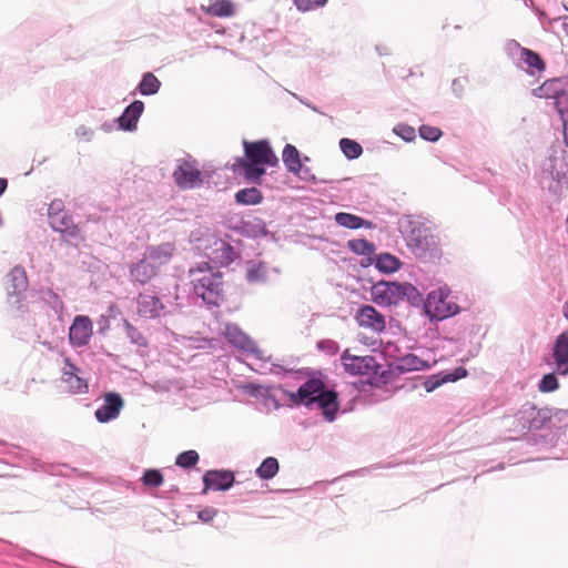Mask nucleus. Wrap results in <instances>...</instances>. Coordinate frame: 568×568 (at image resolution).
Returning <instances> with one entry per match:
<instances>
[{
	"label": "nucleus",
	"instance_id": "nucleus-1",
	"mask_svg": "<svg viewBox=\"0 0 568 568\" xmlns=\"http://www.w3.org/2000/svg\"><path fill=\"white\" fill-rule=\"evenodd\" d=\"M270 372L287 379L284 385L278 386V389L292 406L321 409L324 419L328 423L336 419L339 410L337 393L326 388L321 379H305L306 374L303 371L285 368L278 364H271Z\"/></svg>",
	"mask_w": 568,
	"mask_h": 568
},
{
	"label": "nucleus",
	"instance_id": "nucleus-2",
	"mask_svg": "<svg viewBox=\"0 0 568 568\" xmlns=\"http://www.w3.org/2000/svg\"><path fill=\"white\" fill-rule=\"evenodd\" d=\"M408 248L423 262H435L443 255L440 239L426 225L423 217L408 215L400 224Z\"/></svg>",
	"mask_w": 568,
	"mask_h": 568
},
{
	"label": "nucleus",
	"instance_id": "nucleus-3",
	"mask_svg": "<svg viewBox=\"0 0 568 568\" xmlns=\"http://www.w3.org/2000/svg\"><path fill=\"white\" fill-rule=\"evenodd\" d=\"M244 158L236 159L234 172L244 178H261L267 168L278 165V158L267 140L243 141Z\"/></svg>",
	"mask_w": 568,
	"mask_h": 568
},
{
	"label": "nucleus",
	"instance_id": "nucleus-4",
	"mask_svg": "<svg viewBox=\"0 0 568 568\" xmlns=\"http://www.w3.org/2000/svg\"><path fill=\"white\" fill-rule=\"evenodd\" d=\"M193 293L210 306H219L223 300L222 273L209 262L202 261L187 271Z\"/></svg>",
	"mask_w": 568,
	"mask_h": 568
},
{
	"label": "nucleus",
	"instance_id": "nucleus-5",
	"mask_svg": "<svg viewBox=\"0 0 568 568\" xmlns=\"http://www.w3.org/2000/svg\"><path fill=\"white\" fill-rule=\"evenodd\" d=\"M450 291L444 286L430 291L424 302V313L430 321H443L459 312V306L449 297Z\"/></svg>",
	"mask_w": 568,
	"mask_h": 568
},
{
	"label": "nucleus",
	"instance_id": "nucleus-6",
	"mask_svg": "<svg viewBox=\"0 0 568 568\" xmlns=\"http://www.w3.org/2000/svg\"><path fill=\"white\" fill-rule=\"evenodd\" d=\"M29 286L27 273L22 266H14L6 276L4 290L7 303L16 312H24L26 292Z\"/></svg>",
	"mask_w": 568,
	"mask_h": 568
},
{
	"label": "nucleus",
	"instance_id": "nucleus-7",
	"mask_svg": "<svg viewBox=\"0 0 568 568\" xmlns=\"http://www.w3.org/2000/svg\"><path fill=\"white\" fill-rule=\"evenodd\" d=\"M196 241L200 242L196 247L203 250L211 261H215L221 265H229L237 257L233 246L215 235L207 234L203 239H196Z\"/></svg>",
	"mask_w": 568,
	"mask_h": 568
},
{
	"label": "nucleus",
	"instance_id": "nucleus-8",
	"mask_svg": "<svg viewBox=\"0 0 568 568\" xmlns=\"http://www.w3.org/2000/svg\"><path fill=\"white\" fill-rule=\"evenodd\" d=\"M342 365L351 375H362L368 377H376L379 375V369L382 368L374 356H356L349 354L348 351H345L341 356Z\"/></svg>",
	"mask_w": 568,
	"mask_h": 568
},
{
	"label": "nucleus",
	"instance_id": "nucleus-9",
	"mask_svg": "<svg viewBox=\"0 0 568 568\" xmlns=\"http://www.w3.org/2000/svg\"><path fill=\"white\" fill-rule=\"evenodd\" d=\"M136 313L148 320H155L166 315V306L156 292L146 291L135 297Z\"/></svg>",
	"mask_w": 568,
	"mask_h": 568
},
{
	"label": "nucleus",
	"instance_id": "nucleus-10",
	"mask_svg": "<svg viewBox=\"0 0 568 568\" xmlns=\"http://www.w3.org/2000/svg\"><path fill=\"white\" fill-rule=\"evenodd\" d=\"M403 283L379 281L372 286L373 301L381 306L398 305L402 302Z\"/></svg>",
	"mask_w": 568,
	"mask_h": 568
},
{
	"label": "nucleus",
	"instance_id": "nucleus-11",
	"mask_svg": "<svg viewBox=\"0 0 568 568\" xmlns=\"http://www.w3.org/2000/svg\"><path fill=\"white\" fill-rule=\"evenodd\" d=\"M224 335L229 343L240 349H243L244 352L252 354L255 359L262 361V352L236 324H227Z\"/></svg>",
	"mask_w": 568,
	"mask_h": 568
},
{
	"label": "nucleus",
	"instance_id": "nucleus-12",
	"mask_svg": "<svg viewBox=\"0 0 568 568\" xmlns=\"http://www.w3.org/2000/svg\"><path fill=\"white\" fill-rule=\"evenodd\" d=\"M235 481L234 473L225 469H211L203 475V494L207 490L225 491Z\"/></svg>",
	"mask_w": 568,
	"mask_h": 568
},
{
	"label": "nucleus",
	"instance_id": "nucleus-13",
	"mask_svg": "<svg viewBox=\"0 0 568 568\" xmlns=\"http://www.w3.org/2000/svg\"><path fill=\"white\" fill-rule=\"evenodd\" d=\"M80 369L70 362L69 358L64 359L62 367L61 383L65 392L70 394H78L87 390V382L79 375Z\"/></svg>",
	"mask_w": 568,
	"mask_h": 568
},
{
	"label": "nucleus",
	"instance_id": "nucleus-14",
	"mask_svg": "<svg viewBox=\"0 0 568 568\" xmlns=\"http://www.w3.org/2000/svg\"><path fill=\"white\" fill-rule=\"evenodd\" d=\"M272 272L278 274L277 268H272L262 261L251 260L245 264V280L248 284H266Z\"/></svg>",
	"mask_w": 568,
	"mask_h": 568
},
{
	"label": "nucleus",
	"instance_id": "nucleus-15",
	"mask_svg": "<svg viewBox=\"0 0 568 568\" xmlns=\"http://www.w3.org/2000/svg\"><path fill=\"white\" fill-rule=\"evenodd\" d=\"M51 227L59 232L67 243H77L82 240L81 231L73 223V220L67 213L60 215L59 217H53V221L49 222Z\"/></svg>",
	"mask_w": 568,
	"mask_h": 568
},
{
	"label": "nucleus",
	"instance_id": "nucleus-16",
	"mask_svg": "<svg viewBox=\"0 0 568 568\" xmlns=\"http://www.w3.org/2000/svg\"><path fill=\"white\" fill-rule=\"evenodd\" d=\"M92 336V323L89 317L79 315L73 320L69 329V339L73 346L88 344Z\"/></svg>",
	"mask_w": 568,
	"mask_h": 568
},
{
	"label": "nucleus",
	"instance_id": "nucleus-17",
	"mask_svg": "<svg viewBox=\"0 0 568 568\" xmlns=\"http://www.w3.org/2000/svg\"><path fill=\"white\" fill-rule=\"evenodd\" d=\"M356 321L361 327L372 328L375 332L385 329V318L371 305H363L356 313Z\"/></svg>",
	"mask_w": 568,
	"mask_h": 568
},
{
	"label": "nucleus",
	"instance_id": "nucleus-18",
	"mask_svg": "<svg viewBox=\"0 0 568 568\" xmlns=\"http://www.w3.org/2000/svg\"><path fill=\"white\" fill-rule=\"evenodd\" d=\"M175 252V246L172 243H162L160 245L148 246L144 255L148 260L156 266L158 273L168 264Z\"/></svg>",
	"mask_w": 568,
	"mask_h": 568
},
{
	"label": "nucleus",
	"instance_id": "nucleus-19",
	"mask_svg": "<svg viewBox=\"0 0 568 568\" xmlns=\"http://www.w3.org/2000/svg\"><path fill=\"white\" fill-rule=\"evenodd\" d=\"M156 266L143 254V257L130 266V276L134 283L148 284L158 275Z\"/></svg>",
	"mask_w": 568,
	"mask_h": 568
},
{
	"label": "nucleus",
	"instance_id": "nucleus-20",
	"mask_svg": "<svg viewBox=\"0 0 568 568\" xmlns=\"http://www.w3.org/2000/svg\"><path fill=\"white\" fill-rule=\"evenodd\" d=\"M552 356L557 371L561 375L568 374V329L562 332L556 339Z\"/></svg>",
	"mask_w": 568,
	"mask_h": 568
},
{
	"label": "nucleus",
	"instance_id": "nucleus-21",
	"mask_svg": "<svg viewBox=\"0 0 568 568\" xmlns=\"http://www.w3.org/2000/svg\"><path fill=\"white\" fill-rule=\"evenodd\" d=\"M144 110V104L142 101H134L131 103L123 112V114L118 119L120 129L126 131H133L136 129L138 121Z\"/></svg>",
	"mask_w": 568,
	"mask_h": 568
},
{
	"label": "nucleus",
	"instance_id": "nucleus-22",
	"mask_svg": "<svg viewBox=\"0 0 568 568\" xmlns=\"http://www.w3.org/2000/svg\"><path fill=\"white\" fill-rule=\"evenodd\" d=\"M428 367H429V365L425 361H423L415 354L408 353V354L399 357L392 365V371L394 373L403 374V373L414 372V371H424Z\"/></svg>",
	"mask_w": 568,
	"mask_h": 568
},
{
	"label": "nucleus",
	"instance_id": "nucleus-23",
	"mask_svg": "<svg viewBox=\"0 0 568 568\" xmlns=\"http://www.w3.org/2000/svg\"><path fill=\"white\" fill-rule=\"evenodd\" d=\"M203 12L215 18H230L235 13V6L231 0H209L202 4Z\"/></svg>",
	"mask_w": 568,
	"mask_h": 568
},
{
	"label": "nucleus",
	"instance_id": "nucleus-24",
	"mask_svg": "<svg viewBox=\"0 0 568 568\" xmlns=\"http://www.w3.org/2000/svg\"><path fill=\"white\" fill-rule=\"evenodd\" d=\"M201 170L197 161L190 154L176 160L173 178H200Z\"/></svg>",
	"mask_w": 568,
	"mask_h": 568
},
{
	"label": "nucleus",
	"instance_id": "nucleus-25",
	"mask_svg": "<svg viewBox=\"0 0 568 568\" xmlns=\"http://www.w3.org/2000/svg\"><path fill=\"white\" fill-rule=\"evenodd\" d=\"M539 412L531 404H526L516 415L519 425L524 429H538L541 426V422L537 418Z\"/></svg>",
	"mask_w": 568,
	"mask_h": 568
},
{
	"label": "nucleus",
	"instance_id": "nucleus-26",
	"mask_svg": "<svg viewBox=\"0 0 568 568\" xmlns=\"http://www.w3.org/2000/svg\"><path fill=\"white\" fill-rule=\"evenodd\" d=\"M282 159L287 171L294 175L300 174L303 168L301 153L292 144H286L282 152Z\"/></svg>",
	"mask_w": 568,
	"mask_h": 568
},
{
	"label": "nucleus",
	"instance_id": "nucleus-27",
	"mask_svg": "<svg viewBox=\"0 0 568 568\" xmlns=\"http://www.w3.org/2000/svg\"><path fill=\"white\" fill-rule=\"evenodd\" d=\"M552 99V104L562 121L565 142L568 145V95L565 92H558V90H555Z\"/></svg>",
	"mask_w": 568,
	"mask_h": 568
},
{
	"label": "nucleus",
	"instance_id": "nucleus-28",
	"mask_svg": "<svg viewBox=\"0 0 568 568\" xmlns=\"http://www.w3.org/2000/svg\"><path fill=\"white\" fill-rule=\"evenodd\" d=\"M402 262L396 256L389 253H381L376 256V268L385 274H390L399 270Z\"/></svg>",
	"mask_w": 568,
	"mask_h": 568
},
{
	"label": "nucleus",
	"instance_id": "nucleus-29",
	"mask_svg": "<svg viewBox=\"0 0 568 568\" xmlns=\"http://www.w3.org/2000/svg\"><path fill=\"white\" fill-rule=\"evenodd\" d=\"M520 59L530 68V73L542 72L546 68V64L541 57L527 48L520 49Z\"/></svg>",
	"mask_w": 568,
	"mask_h": 568
},
{
	"label": "nucleus",
	"instance_id": "nucleus-30",
	"mask_svg": "<svg viewBox=\"0 0 568 568\" xmlns=\"http://www.w3.org/2000/svg\"><path fill=\"white\" fill-rule=\"evenodd\" d=\"M263 199L261 191L255 187L242 189L235 194V201L243 205H255L258 204Z\"/></svg>",
	"mask_w": 568,
	"mask_h": 568
},
{
	"label": "nucleus",
	"instance_id": "nucleus-31",
	"mask_svg": "<svg viewBox=\"0 0 568 568\" xmlns=\"http://www.w3.org/2000/svg\"><path fill=\"white\" fill-rule=\"evenodd\" d=\"M278 467V462L275 457H267L256 468L255 474L258 478L268 480L277 474Z\"/></svg>",
	"mask_w": 568,
	"mask_h": 568
},
{
	"label": "nucleus",
	"instance_id": "nucleus-32",
	"mask_svg": "<svg viewBox=\"0 0 568 568\" xmlns=\"http://www.w3.org/2000/svg\"><path fill=\"white\" fill-rule=\"evenodd\" d=\"M121 328L132 344L139 347H145L148 345L146 338L143 334L128 320H122Z\"/></svg>",
	"mask_w": 568,
	"mask_h": 568
},
{
	"label": "nucleus",
	"instance_id": "nucleus-33",
	"mask_svg": "<svg viewBox=\"0 0 568 568\" xmlns=\"http://www.w3.org/2000/svg\"><path fill=\"white\" fill-rule=\"evenodd\" d=\"M347 247L357 255L371 256L375 252V244L366 239H354L347 242Z\"/></svg>",
	"mask_w": 568,
	"mask_h": 568
},
{
	"label": "nucleus",
	"instance_id": "nucleus-34",
	"mask_svg": "<svg viewBox=\"0 0 568 568\" xmlns=\"http://www.w3.org/2000/svg\"><path fill=\"white\" fill-rule=\"evenodd\" d=\"M335 222L343 227L357 230L366 224L365 220H363L361 216L339 212L335 215Z\"/></svg>",
	"mask_w": 568,
	"mask_h": 568
},
{
	"label": "nucleus",
	"instance_id": "nucleus-35",
	"mask_svg": "<svg viewBox=\"0 0 568 568\" xmlns=\"http://www.w3.org/2000/svg\"><path fill=\"white\" fill-rule=\"evenodd\" d=\"M402 302L406 300L413 306H423L425 298L423 294L410 283H403Z\"/></svg>",
	"mask_w": 568,
	"mask_h": 568
},
{
	"label": "nucleus",
	"instance_id": "nucleus-36",
	"mask_svg": "<svg viewBox=\"0 0 568 568\" xmlns=\"http://www.w3.org/2000/svg\"><path fill=\"white\" fill-rule=\"evenodd\" d=\"M160 85L161 83L158 78L153 73L148 72L143 75L139 90L143 95H151L159 91Z\"/></svg>",
	"mask_w": 568,
	"mask_h": 568
},
{
	"label": "nucleus",
	"instance_id": "nucleus-37",
	"mask_svg": "<svg viewBox=\"0 0 568 568\" xmlns=\"http://www.w3.org/2000/svg\"><path fill=\"white\" fill-rule=\"evenodd\" d=\"M339 146L345 156L348 159H357L363 152V148L358 142L347 138H343L339 141Z\"/></svg>",
	"mask_w": 568,
	"mask_h": 568
},
{
	"label": "nucleus",
	"instance_id": "nucleus-38",
	"mask_svg": "<svg viewBox=\"0 0 568 568\" xmlns=\"http://www.w3.org/2000/svg\"><path fill=\"white\" fill-rule=\"evenodd\" d=\"M199 459L200 456L197 452L190 449L178 455L175 465L184 469H190L199 463Z\"/></svg>",
	"mask_w": 568,
	"mask_h": 568
},
{
	"label": "nucleus",
	"instance_id": "nucleus-39",
	"mask_svg": "<svg viewBox=\"0 0 568 568\" xmlns=\"http://www.w3.org/2000/svg\"><path fill=\"white\" fill-rule=\"evenodd\" d=\"M124 406V400L119 393L109 392V422L116 419Z\"/></svg>",
	"mask_w": 568,
	"mask_h": 568
},
{
	"label": "nucleus",
	"instance_id": "nucleus-40",
	"mask_svg": "<svg viewBox=\"0 0 568 568\" xmlns=\"http://www.w3.org/2000/svg\"><path fill=\"white\" fill-rule=\"evenodd\" d=\"M141 480L148 487H159L163 484L164 478L159 469H146Z\"/></svg>",
	"mask_w": 568,
	"mask_h": 568
},
{
	"label": "nucleus",
	"instance_id": "nucleus-41",
	"mask_svg": "<svg viewBox=\"0 0 568 568\" xmlns=\"http://www.w3.org/2000/svg\"><path fill=\"white\" fill-rule=\"evenodd\" d=\"M558 378L554 373L544 375L538 384V388L541 393H550L558 389Z\"/></svg>",
	"mask_w": 568,
	"mask_h": 568
},
{
	"label": "nucleus",
	"instance_id": "nucleus-42",
	"mask_svg": "<svg viewBox=\"0 0 568 568\" xmlns=\"http://www.w3.org/2000/svg\"><path fill=\"white\" fill-rule=\"evenodd\" d=\"M419 135L427 141L435 142L442 136V130L437 126L422 125L419 128Z\"/></svg>",
	"mask_w": 568,
	"mask_h": 568
},
{
	"label": "nucleus",
	"instance_id": "nucleus-43",
	"mask_svg": "<svg viewBox=\"0 0 568 568\" xmlns=\"http://www.w3.org/2000/svg\"><path fill=\"white\" fill-rule=\"evenodd\" d=\"M445 383H446V379L444 376V372H442V373L428 376L424 381L423 386L426 389V392L430 393Z\"/></svg>",
	"mask_w": 568,
	"mask_h": 568
},
{
	"label": "nucleus",
	"instance_id": "nucleus-44",
	"mask_svg": "<svg viewBox=\"0 0 568 568\" xmlns=\"http://www.w3.org/2000/svg\"><path fill=\"white\" fill-rule=\"evenodd\" d=\"M394 132L400 136L403 140L410 142L415 139L416 133L414 128L407 124H398L395 126Z\"/></svg>",
	"mask_w": 568,
	"mask_h": 568
},
{
	"label": "nucleus",
	"instance_id": "nucleus-45",
	"mask_svg": "<svg viewBox=\"0 0 568 568\" xmlns=\"http://www.w3.org/2000/svg\"><path fill=\"white\" fill-rule=\"evenodd\" d=\"M317 348L328 355H335L339 351L337 342L333 339H322L317 342Z\"/></svg>",
	"mask_w": 568,
	"mask_h": 568
},
{
	"label": "nucleus",
	"instance_id": "nucleus-46",
	"mask_svg": "<svg viewBox=\"0 0 568 568\" xmlns=\"http://www.w3.org/2000/svg\"><path fill=\"white\" fill-rule=\"evenodd\" d=\"M327 0H294L295 6L301 11H310L314 8L322 7Z\"/></svg>",
	"mask_w": 568,
	"mask_h": 568
},
{
	"label": "nucleus",
	"instance_id": "nucleus-47",
	"mask_svg": "<svg viewBox=\"0 0 568 568\" xmlns=\"http://www.w3.org/2000/svg\"><path fill=\"white\" fill-rule=\"evenodd\" d=\"M63 206L64 205L61 200H53L49 204V209H48L49 222L53 221V217H59L60 215L65 213L63 210Z\"/></svg>",
	"mask_w": 568,
	"mask_h": 568
},
{
	"label": "nucleus",
	"instance_id": "nucleus-48",
	"mask_svg": "<svg viewBox=\"0 0 568 568\" xmlns=\"http://www.w3.org/2000/svg\"><path fill=\"white\" fill-rule=\"evenodd\" d=\"M556 85V82L555 81H549V82H546L544 83L541 87H539L537 90H536V94L539 97V98H552L554 95V91L552 90V87Z\"/></svg>",
	"mask_w": 568,
	"mask_h": 568
},
{
	"label": "nucleus",
	"instance_id": "nucleus-49",
	"mask_svg": "<svg viewBox=\"0 0 568 568\" xmlns=\"http://www.w3.org/2000/svg\"><path fill=\"white\" fill-rule=\"evenodd\" d=\"M444 376H445L446 383L456 382L460 378L466 377L467 371L464 367H457L453 372H449V373L444 372Z\"/></svg>",
	"mask_w": 568,
	"mask_h": 568
},
{
	"label": "nucleus",
	"instance_id": "nucleus-50",
	"mask_svg": "<svg viewBox=\"0 0 568 568\" xmlns=\"http://www.w3.org/2000/svg\"><path fill=\"white\" fill-rule=\"evenodd\" d=\"M444 376H445L446 383L456 382L460 378L466 377L467 371L464 367H457L453 372H449V373L444 372Z\"/></svg>",
	"mask_w": 568,
	"mask_h": 568
},
{
	"label": "nucleus",
	"instance_id": "nucleus-51",
	"mask_svg": "<svg viewBox=\"0 0 568 568\" xmlns=\"http://www.w3.org/2000/svg\"><path fill=\"white\" fill-rule=\"evenodd\" d=\"M217 515V509L213 507H205L201 509L197 514V517L203 523H210Z\"/></svg>",
	"mask_w": 568,
	"mask_h": 568
},
{
	"label": "nucleus",
	"instance_id": "nucleus-52",
	"mask_svg": "<svg viewBox=\"0 0 568 568\" xmlns=\"http://www.w3.org/2000/svg\"><path fill=\"white\" fill-rule=\"evenodd\" d=\"M182 190L195 189L202 186L204 180H175Z\"/></svg>",
	"mask_w": 568,
	"mask_h": 568
},
{
	"label": "nucleus",
	"instance_id": "nucleus-53",
	"mask_svg": "<svg viewBox=\"0 0 568 568\" xmlns=\"http://www.w3.org/2000/svg\"><path fill=\"white\" fill-rule=\"evenodd\" d=\"M95 417L100 423L106 422V404L95 412Z\"/></svg>",
	"mask_w": 568,
	"mask_h": 568
},
{
	"label": "nucleus",
	"instance_id": "nucleus-54",
	"mask_svg": "<svg viewBox=\"0 0 568 568\" xmlns=\"http://www.w3.org/2000/svg\"><path fill=\"white\" fill-rule=\"evenodd\" d=\"M548 187H549V190H554L555 192H557L558 189L561 190L562 189L561 180L560 179L552 180V183Z\"/></svg>",
	"mask_w": 568,
	"mask_h": 568
},
{
	"label": "nucleus",
	"instance_id": "nucleus-55",
	"mask_svg": "<svg viewBox=\"0 0 568 568\" xmlns=\"http://www.w3.org/2000/svg\"><path fill=\"white\" fill-rule=\"evenodd\" d=\"M7 181L8 180H0V195L4 192L7 187Z\"/></svg>",
	"mask_w": 568,
	"mask_h": 568
},
{
	"label": "nucleus",
	"instance_id": "nucleus-56",
	"mask_svg": "<svg viewBox=\"0 0 568 568\" xmlns=\"http://www.w3.org/2000/svg\"><path fill=\"white\" fill-rule=\"evenodd\" d=\"M564 316L568 320V301L565 303L562 307Z\"/></svg>",
	"mask_w": 568,
	"mask_h": 568
},
{
	"label": "nucleus",
	"instance_id": "nucleus-57",
	"mask_svg": "<svg viewBox=\"0 0 568 568\" xmlns=\"http://www.w3.org/2000/svg\"><path fill=\"white\" fill-rule=\"evenodd\" d=\"M108 316H109V318H111V317H113V316H114V308H113V306H112V305H111V306H109V313H108Z\"/></svg>",
	"mask_w": 568,
	"mask_h": 568
}]
</instances>
